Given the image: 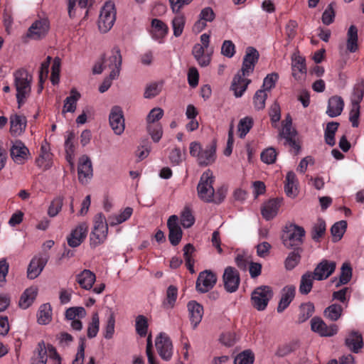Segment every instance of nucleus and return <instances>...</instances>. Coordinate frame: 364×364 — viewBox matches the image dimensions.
I'll return each mask as SVG.
<instances>
[{
	"label": "nucleus",
	"instance_id": "f257e3e1",
	"mask_svg": "<svg viewBox=\"0 0 364 364\" xmlns=\"http://www.w3.org/2000/svg\"><path fill=\"white\" fill-rule=\"evenodd\" d=\"M14 85L16 90V100L18 108L24 103V100L29 95L31 91L32 75H29L24 68L17 70L14 73Z\"/></svg>",
	"mask_w": 364,
	"mask_h": 364
},
{
	"label": "nucleus",
	"instance_id": "f03ea898",
	"mask_svg": "<svg viewBox=\"0 0 364 364\" xmlns=\"http://www.w3.org/2000/svg\"><path fill=\"white\" fill-rule=\"evenodd\" d=\"M305 235L303 227L294 223L287 225L282 235V243L287 249L301 247Z\"/></svg>",
	"mask_w": 364,
	"mask_h": 364
},
{
	"label": "nucleus",
	"instance_id": "7ed1b4c3",
	"mask_svg": "<svg viewBox=\"0 0 364 364\" xmlns=\"http://www.w3.org/2000/svg\"><path fill=\"white\" fill-rule=\"evenodd\" d=\"M213 182L214 177L210 170L204 172L200 176L197 192L199 198L205 203H211L214 200Z\"/></svg>",
	"mask_w": 364,
	"mask_h": 364
},
{
	"label": "nucleus",
	"instance_id": "20e7f679",
	"mask_svg": "<svg viewBox=\"0 0 364 364\" xmlns=\"http://www.w3.org/2000/svg\"><path fill=\"white\" fill-rule=\"evenodd\" d=\"M116 18L114 4L107 2L102 8L98 20V27L101 32L107 33L113 26Z\"/></svg>",
	"mask_w": 364,
	"mask_h": 364
},
{
	"label": "nucleus",
	"instance_id": "39448f33",
	"mask_svg": "<svg viewBox=\"0 0 364 364\" xmlns=\"http://www.w3.org/2000/svg\"><path fill=\"white\" fill-rule=\"evenodd\" d=\"M272 296V290L269 286H261L256 288L251 296L253 307L258 311L264 310Z\"/></svg>",
	"mask_w": 364,
	"mask_h": 364
},
{
	"label": "nucleus",
	"instance_id": "423d86ee",
	"mask_svg": "<svg viewBox=\"0 0 364 364\" xmlns=\"http://www.w3.org/2000/svg\"><path fill=\"white\" fill-rule=\"evenodd\" d=\"M217 279V276L213 271L204 270L199 273L196 283V289L200 293H206L213 288Z\"/></svg>",
	"mask_w": 364,
	"mask_h": 364
},
{
	"label": "nucleus",
	"instance_id": "0eeeda50",
	"mask_svg": "<svg viewBox=\"0 0 364 364\" xmlns=\"http://www.w3.org/2000/svg\"><path fill=\"white\" fill-rule=\"evenodd\" d=\"M223 280L225 289L229 293L235 292L240 283L239 272L232 267H228L225 269Z\"/></svg>",
	"mask_w": 364,
	"mask_h": 364
},
{
	"label": "nucleus",
	"instance_id": "6e6552de",
	"mask_svg": "<svg viewBox=\"0 0 364 364\" xmlns=\"http://www.w3.org/2000/svg\"><path fill=\"white\" fill-rule=\"evenodd\" d=\"M155 346L160 357L164 360H169L172 356L173 344L170 338L164 333H160L156 337Z\"/></svg>",
	"mask_w": 364,
	"mask_h": 364
},
{
	"label": "nucleus",
	"instance_id": "1a4fd4ad",
	"mask_svg": "<svg viewBox=\"0 0 364 364\" xmlns=\"http://www.w3.org/2000/svg\"><path fill=\"white\" fill-rule=\"evenodd\" d=\"M259 58V54L256 48L252 46L247 48L240 70V72L242 73V75H249L250 73L254 71L255 66L258 62Z\"/></svg>",
	"mask_w": 364,
	"mask_h": 364
},
{
	"label": "nucleus",
	"instance_id": "9d476101",
	"mask_svg": "<svg viewBox=\"0 0 364 364\" xmlns=\"http://www.w3.org/2000/svg\"><path fill=\"white\" fill-rule=\"evenodd\" d=\"M311 328L321 336L330 337L336 334L338 327L336 324L328 326L321 318L314 317L311 321Z\"/></svg>",
	"mask_w": 364,
	"mask_h": 364
},
{
	"label": "nucleus",
	"instance_id": "9b49d317",
	"mask_svg": "<svg viewBox=\"0 0 364 364\" xmlns=\"http://www.w3.org/2000/svg\"><path fill=\"white\" fill-rule=\"evenodd\" d=\"M336 267V262L323 259L316 265L312 272L314 277L318 281L325 280L334 272Z\"/></svg>",
	"mask_w": 364,
	"mask_h": 364
},
{
	"label": "nucleus",
	"instance_id": "f8f14e48",
	"mask_svg": "<svg viewBox=\"0 0 364 364\" xmlns=\"http://www.w3.org/2000/svg\"><path fill=\"white\" fill-rule=\"evenodd\" d=\"M167 227L168 229V240L171 244L176 246L179 244L182 239L183 231L178 225V218L176 215L169 217L167 221Z\"/></svg>",
	"mask_w": 364,
	"mask_h": 364
},
{
	"label": "nucleus",
	"instance_id": "ddd939ff",
	"mask_svg": "<svg viewBox=\"0 0 364 364\" xmlns=\"http://www.w3.org/2000/svg\"><path fill=\"white\" fill-rule=\"evenodd\" d=\"M109 124L114 132L120 135L124 130V119L122 108L119 106H114L109 114Z\"/></svg>",
	"mask_w": 364,
	"mask_h": 364
},
{
	"label": "nucleus",
	"instance_id": "4468645a",
	"mask_svg": "<svg viewBox=\"0 0 364 364\" xmlns=\"http://www.w3.org/2000/svg\"><path fill=\"white\" fill-rule=\"evenodd\" d=\"M88 225L86 223L79 224L68 237V244L71 247H76L86 238Z\"/></svg>",
	"mask_w": 364,
	"mask_h": 364
},
{
	"label": "nucleus",
	"instance_id": "2eb2a0df",
	"mask_svg": "<svg viewBox=\"0 0 364 364\" xmlns=\"http://www.w3.org/2000/svg\"><path fill=\"white\" fill-rule=\"evenodd\" d=\"M50 28L49 21L46 18L36 21L29 28L27 36L38 40L47 34Z\"/></svg>",
	"mask_w": 364,
	"mask_h": 364
},
{
	"label": "nucleus",
	"instance_id": "dca6fc26",
	"mask_svg": "<svg viewBox=\"0 0 364 364\" xmlns=\"http://www.w3.org/2000/svg\"><path fill=\"white\" fill-rule=\"evenodd\" d=\"M28 154V149L20 140H16L10 149L11 159L18 164H24Z\"/></svg>",
	"mask_w": 364,
	"mask_h": 364
},
{
	"label": "nucleus",
	"instance_id": "f3484780",
	"mask_svg": "<svg viewBox=\"0 0 364 364\" xmlns=\"http://www.w3.org/2000/svg\"><path fill=\"white\" fill-rule=\"evenodd\" d=\"M216 140L214 139L210 144L208 145L205 149H203L199 156L197 158L199 166H206L215 161L216 158Z\"/></svg>",
	"mask_w": 364,
	"mask_h": 364
},
{
	"label": "nucleus",
	"instance_id": "a211bd4d",
	"mask_svg": "<svg viewBox=\"0 0 364 364\" xmlns=\"http://www.w3.org/2000/svg\"><path fill=\"white\" fill-rule=\"evenodd\" d=\"M48 257H34L28 267L27 277L30 279H36L43 271L47 262Z\"/></svg>",
	"mask_w": 364,
	"mask_h": 364
},
{
	"label": "nucleus",
	"instance_id": "6ab92c4d",
	"mask_svg": "<svg viewBox=\"0 0 364 364\" xmlns=\"http://www.w3.org/2000/svg\"><path fill=\"white\" fill-rule=\"evenodd\" d=\"M245 75H242V73L240 70L233 77L231 90L234 91V95L236 97H241L247 90L248 85L251 82V80L245 78Z\"/></svg>",
	"mask_w": 364,
	"mask_h": 364
},
{
	"label": "nucleus",
	"instance_id": "aec40b11",
	"mask_svg": "<svg viewBox=\"0 0 364 364\" xmlns=\"http://www.w3.org/2000/svg\"><path fill=\"white\" fill-rule=\"evenodd\" d=\"M77 173L78 179L82 183L84 182V179L87 181L92 176V162L87 156L83 155L80 158Z\"/></svg>",
	"mask_w": 364,
	"mask_h": 364
},
{
	"label": "nucleus",
	"instance_id": "412c9836",
	"mask_svg": "<svg viewBox=\"0 0 364 364\" xmlns=\"http://www.w3.org/2000/svg\"><path fill=\"white\" fill-rule=\"evenodd\" d=\"M10 132L12 135L18 136L26 129L27 120L25 116L17 114L10 117Z\"/></svg>",
	"mask_w": 364,
	"mask_h": 364
},
{
	"label": "nucleus",
	"instance_id": "4be33fe9",
	"mask_svg": "<svg viewBox=\"0 0 364 364\" xmlns=\"http://www.w3.org/2000/svg\"><path fill=\"white\" fill-rule=\"evenodd\" d=\"M101 60L102 63H106L105 67H108L114 71H117L119 75L120 68L122 65V55L120 50L118 47H114L112 50V55L107 59H105V55H102Z\"/></svg>",
	"mask_w": 364,
	"mask_h": 364
},
{
	"label": "nucleus",
	"instance_id": "5701e85b",
	"mask_svg": "<svg viewBox=\"0 0 364 364\" xmlns=\"http://www.w3.org/2000/svg\"><path fill=\"white\" fill-rule=\"evenodd\" d=\"M296 288L293 285L286 286L282 289L281 299L277 306V312L281 313L286 309L294 299Z\"/></svg>",
	"mask_w": 364,
	"mask_h": 364
},
{
	"label": "nucleus",
	"instance_id": "b1692460",
	"mask_svg": "<svg viewBox=\"0 0 364 364\" xmlns=\"http://www.w3.org/2000/svg\"><path fill=\"white\" fill-rule=\"evenodd\" d=\"M95 280V274L90 269H84L76 275V282L81 288L86 290H90L92 288Z\"/></svg>",
	"mask_w": 364,
	"mask_h": 364
},
{
	"label": "nucleus",
	"instance_id": "393cba45",
	"mask_svg": "<svg viewBox=\"0 0 364 364\" xmlns=\"http://www.w3.org/2000/svg\"><path fill=\"white\" fill-rule=\"evenodd\" d=\"M188 309L190 313V319L193 328H196L201 321L203 315V307L196 301H189Z\"/></svg>",
	"mask_w": 364,
	"mask_h": 364
},
{
	"label": "nucleus",
	"instance_id": "a878e982",
	"mask_svg": "<svg viewBox=\"0 0 364 364\" xmlns=\"http://www.w3.org/2000/svg\"><path fill=\"white\" fill-rule=\"evenodd\" d=\"M344 102L341 97L333 96L328 100L326 114L331 117L339 116L343 109Z\"/></svg>",
	"mask_w": 364,
	"mask_h": 364
},
{
	"label": "nucleus",
	"instance_id": "bb28decb",
	"mask_svg": "<svg viewBox=\"0 0 364 364\" xmlns=\"http://www.w3.org/2000/svg\"><path fill=\"white\" fill-rule=\"evenodd\" d=\"M346 346L355 353H358L363 347L362 335L356 331H352L345 340Z\"/></svg>",
	"mask_w": 364,
	"mask_h": 364
},
{
	"label": "nucleus",
	"instance_id": "cd10ccee",
	"mask_svg": "<svg viewBox=\"0 0 364 364\" xmlns=\"http://www.w3.org/2000/svg\"><path fill=\"white\" fill-rule=\"evenodd\" d=\"M280 203L281 200L279 198L269 200L262 208V216L267 220H272L277 214Z\"/></svg>",
	"mask_w": 364,
	"mask_h": 364
},
{
	"label": "nucleus",
	"instance_id": "c85d7f7f",
	"mask_svg": "<svg viewBox=\"0 0 364 364\" xmlns=\"http://www.w3.org/2000/svg\"><path fill=\"white\" fill-rule=\"evenodd\" d=\"M38 294V288L31 287L26 289L20 297L18 305L21 309H28L34 301Z\"/></svg>",
	"mask_w": 364,
	"mask_h": 364
},
{
	"label": "nucleus",
	"instance_id": "c756f323",
	"mask_svg": "<svg viewBox=\"0 0 364 364\" xmlns=\"http://www.w3.org/2000/svg\"><path fill=\"white\" fill-rule=\"evenodd\" d=\"M48 346L43 341L39 342L33 352L31 364H46L48 360Z\"/></svg>",
	"mask_w": 364,
	"mask_h": 364
},
{
	"label": "nucleus",
	"instance_id": "7c9ffc66",
	"mask_svg": "<svg viewBox=\"0 0 364 364\" xmlns=\"http://www.w3.org/2000/svg\"><path fill=\"white\" fill-rule=\"evenodd\" d=\"M292 60V75L295 78L299 77L298 73L305 74L306 73V60L299 55V53H293Z\"/></svg>",
	"mask_w": 364,
	"mask_h": 364
},
{
	"label": "nucleus",
	"instance_id": "2f4dec72",
	"mask_svg": "<svg viewBox=\"0 0 364 364\" xmlns=\"http://www.w3.org/2000/svg\"><path fill=\"white\" fill-rule=\"evenodd\" d=\"M292 251L289 253L284 261V266L287 270L293 269L301 260V254L303 252L302 247L291 248Z\"/></svg>",
	"mask_w": 364,
	"mask_h": 364
},
{
	"label": "nucleus",
	"instance_id": "473e14b6",
	"mask_svg": "<svg viewBox=\"0 0 364 364\" xmlns=\"http://www.w3.org/2000/svg\"><path fill=\"white\" fill-rule=\"evenodd\" d=\"M346 48L350 53H355L358 49V28L355 26L351 25L347 33Z\"/></svg>",
	"mask_w": 364,
	"mask_h": 364
},
{
	"label": "nucleus",
	"instance_id": "72a5a7b5",
	"mask_svg": "<svg viewBox=\"0 0 364 364\" xmlns=\"http://www.w3.org/2000/svg\"><path fill=\"white\" fill-rule=\"evenodd\" d=\"M314 279H315L314 274L310 271L306 272L301 276L299 288L301 294L306 295L311 291Z\"/></svg>",
	"mask_w": 364,
	"mask_h": 364
},
{
	"label": "nucleus",
	"instance_id": "f704fd0d",
	"mask_svg": "<svg viewBox=\"0 0 364 364\" xmlns=\"http://www.w3.org/2000/svg\"><path fill=\"white\" fill-rule=\"evenodd\" d=\"M80 98V94L75 90L72 89L70 96L67 97L63 109V114L66 112H74L76 109L77 102Z\"/></svg>",
	"mask_w": 364,
	"mask_h": 364
},
{
	"label": "nucleus",
	"instance_id": "c9c22d12",
	"mask_svg": "<svg viewBox=\"0 0 364 364\" xmlns=\"http://www.w3.org/2000/svg\"><path fill=\"white\" fill-rule=\"evenodd\" d=\"M353 276V269L348 262H344L341 268V274L339 279L336 284V287H339L342 285L348 284Z\"/></svg>",
	"mask_w": 364,
	"mask_h": 364
},
{
	"label": "nucleus",
	"instance_id": "e433bc0d",
	"mask_svg": "<svg viewBox=\"0 0 364 364\" xmlns=\"http://www.w3.org/2000/svg\"><path fill=\"white\" fill-rule=\"evenodd\" d=\"M315 311L314 305L312 302L302 303L299 306V313L298 315V323H301L307 321Z\"/></svg>",
	"mask_w": 364,
	"mask_h": 364
},
{
	"label": "nucleus",
	"instance_id": "4c0bfd02",
	"mask_svg": "<svg viewBox=\"0 0 364 364\" xmlns=\"http://www.w3.org/2000/svg\"><path fill=\"white\" fill-rule=\"evenodd\" d=\"M326 230V225L325 221L321 218H318L311 228V235L312 240L315 242H319L321 238L325 235Z\"/></svg>",
	"mask_w": 364,
	"mask_h": 364
},
{
	"label": "nucleus",
	"instance_id": "58836bf2",
	"mask_svg": "<svg viewBox=\"0 0 364 364\" xmlns=\"http://www.w3.org/2000/svg\"><path fill=\"white\" fill-rule=\"evenodd\" d=\"M38 323L41 325L49 323L52 320V309L50 304H43L40 306L38 313Z\"/></svg>",
	"mask_w": 364,
	"mask_h": 364
},
{
	"label": "nucleus",
	"instance_id": "ea45409f",
	"mask_svg": "<svg viewBox=\"0 0 364 364\" xmlns=\"http://www.w3.org/2000/svg\"><path fill=\"white\" fill-rule=\"evenodd\" d=\"M338 127L339 123L336 122H331L326 124L324 134L325 142L331 146H333L336 144L335 134Z\"/></svg>",
	"mask_w": 364,
	"mask_h": 364
},
{
	"label": "nucleus",
	"instance_id": "a19ab883",
	"mask_svg": "<svg viewBox=\"0 0 364 364\" xmlns=\"http://www.w3.org/2000/svg\"><path fill=\"white\" fill-rule=\"evenodd\" d=\"M300 347V341L298 339L292 340L290 342L283 345L282 346H280L277 353L276 355L279 357H284L287 355V354L296 350Z\"/></svg>",
	"mask_w": 364,
	"mask_h": 364
},
{
	"label": "nucleus",
	"instance_id": "79ce46f5",
	"mask_svg": "<svg viewBox=\"0 0 364 364\" xmlns=\"http://www.w3.org/2000/svg\"><path fill=\"white\" fill-rule=\"evenodd\" d=\"M347 228V223L345 220H341L340 222H337L333 225L331 228V233L333 236V241L334 242L339 241Z\"/></svg>",
	"mask_w": 364,
	"mask_h": 364
},
{
	"label": "nucleus",
	"instance_id": "37998d69",
	"mask_svg": "<svg viewBox=\"0 0 364 364\" xmlns=\"http://www.w3.org/2000/svg\"><path fill=\"white\" fill-rule=\"evenodd\" d=\"M178 289L175 286L171 285L166 290V298L163 302L164 309H172L177 299Z\"/></svg>",
	"mask_w": 364,
	"mask_h": 364
},
{
	"label": "nucleus",
	"instance_id": "c03bdc74",
	"mask_svg": "<svg viewBox=\"0 0 364 364\" xmlns=\"http://www.w3.org/2000/svg\"><path fill=\"white\" fill-rule=\"evenodd\" d=\"M343 307L337 304H333L328 306L324 310V315L332 321H337L341 316Z\"/></svg>",
	"mask_w": 364,
	"mask_h": 364
},
{
	"label": "nucleus",
	"instance_id": "a18cd8bd",
	"mask_svg": "<svg viewBox=\"0 0 364 364\" xmlns=\"http://www.w3.org/2000/svg\"><path fill=\"white\" fill-rule=\"evenodd\" d=\"M146 129L154 142L160 141L163 135V129L160 123L147 124Z\"/></svg>",
	"mask_w": 364,
	"mask_h": 364
},
{
	"label": "nucleus",
	"instance_id": "49530a36",
	"mask_svg": "<svg viewBox=\"0 0 364 364\" xmlns=\"http://www.w3.org/2000/svg\"><path fill=\"white\" fill-rule=\"evenodd\" d=\"M185 23L186 18L183 14H179L173 18L172 26L173 30V35L176 37H179L182 34Z\"/></svg>",
	"mask_w": 364,
	"mask_h": 364
},
{
	"label": "nucleus",
	"instance_id": "de8ad7c7",
	"mask_svg": "<svg viewBox=\"0 0 364 364\" xmlns=\"http://www.w3.org/2000/svg\"><path fill=\"white\" fill-rule=\"evenodd\" d=\"M254 353L251 350H245L239 353L235 358L234 364H253Z\"/></svg>",
	"mask_w": 364,
	"mask_h": 364
},
{
	"label": "nucleus",
	"instance_id": "09e8293b",
	"mask_svg": "<svg viewBox=\"0 0 364 364\" xmlns=\"http://www.w3.org/2000/svg\"><path fill=\"white\" fill-rule=\"evenodd\" d=\"M107 232L104 231H96L95 230H92L90 236V246L92 247H96L97 246L102 244L107 236Z\"/></svg>",
	"mask_w": 364,
	"mask_h": 364
},
{
	"label": "nucleus",
	"instance_id": "8fccbe9b",
	"mask_svg": "<svg viewBox=\"0 0 364 364\" xmlns=\"http://www.w3.org/2000/svg\"><path fill=\"white\" fill-rule=\"evenodd\" d=\"M253 125L252 117H246L240 120L238 124V132L240 138H243L249 132Z\"/></svg>",
	"mask_w": 364,
	"mask_h": 364
},
{
	"label": "nucleus",
	"instance_id": "3c124183",
	"mask_svg": "<svg viewBox=\"0 0 364 364\" xmlns=\"http://www.w3.org/2000/svg\"><path fill=\"white\" fill-rule=\"evenodd\" d=\"M364 95V82L362 80L355 84L353 88L352 105H360Z\"/></svg>",
	"mask_w": 364,
	"mask_h": 364
},
{
	"label": "nucleus",
	"instance_id": "603ef678",
	"mask_svg": "<svg viewBox=\"0 0 364 364\" xmlns=\"http://www.w3.org/2000/svg\"><path fill=\"white\" fill-rule=\"evenodd\" d=\"M194 222L195 218L191 209L188 207H185L181 215V225L185 228H189L194 224Z\"/></svg>",
	"mask_w": 364,
	"mask_h": 364
},
{
	"label": "nucleus",
	"instance_id": "864d4df0",
	"mask_svg": "<svg viewBox=\"0 0 364 364\" xmlns=\"http://www.w3.org/2000/svg\"><path fill=\"white\" fill-rule=\"evenodd\" d=\"M100 328V319L97 312L93 314L92 316V321L88 326L87 328V337L89 338H95Z\"/></svg>",
	"mask_w": 364,
	"mask_h": 364
},
{
	"label": "nucleus",
	"instance_id": "5fc2aeb1",
	"mask_svg": "<svg viewBox=\"0 0 364 364\" xmlns=\"http://www.w3.org/2000/svg\"><path fill=\"white\" fill-rule=\"evenodd\" d=\"M148 330L147 318L143 315H139L136 318V331L141 336H146Z\"/></svg>",
	"mask_w": 364,
	"mask_h": 364
},
{
	"label": "nucleus",
	"instance_id": "6e6d98bb",
	"mask_svg": "<svg viewBox=\"0 0 364 364\" xmlns=\"http://www.w3.org/2000/svg\"><path fill=\"white\" fill-rule=\"evenodd\" d=\"M151 26L154 28L157 38H164L168 32V26L162 21L154 18L151 21Z\"/></svg>",
	"mask_w": 364,
	"mask_h": 364
},
{
	"label": "nucleus",
	"instance_id": "4d7b16f0",
	"mask_svg": "<svg viewBox=\"0 0 364 364\" xmlns=\"http://www.w3.org/2000/svg\"><path fill=\"white\" fill-rule=\"evenodd\" d=\"M267 98V95L263 90H257L253 97L254 105L256 109L260 110L263 109L265 107V101Z\"/></svg>",
	"mask_w": 364,
	"mask_h": 364
},
{
	"label": "nucleus",
	"instance_id": "13d9d810",
	"mask_svg": "<svg viewBox=\"0 0 364 364\" xmlns=\"http://www.w3.org/2000/svg\"><path fill=\"white\" fill-rule=\"evenodd\" d=\"M60 59L56 57L53 60V63L51 68V76L50 81L53 85H57L60 80Z\"/></svg>",
	"mask_w": 364,
	"mask_h": 364
},
{
	"label": "nucleus",
	"instance_id": "bf43d9fd",
	"mask_svg": "<svg viewBox=\"0 0 364 364\" xmlns=\"http://www.w3.org/2000/svg\"><path fill=\"white\" fill-rule=\"evenodd\" d=\"M277 153L276 150L272 148L269 147L264 150L261 153V160L267 164H272L275 162L276 158H277Z\"/></svg>",
	"mask_w": 364,
	"mask_h": 364
},
{
	"label": "nucleus",
	"instance_id": "052dcab7",
	"mask_svg": "<svg viewBox=\"0 0 364 364\" xmlns=\"http://www.w3.org/2000/svg\"><path fill=\"white\" fill-rule=\"evenodd\" d=\"M93 230L96 231L100 230L108 232V224L106 221L105 217L102 213H98L95 218V223Z\"/></svg>",
	"mask_w": 364,
	"mask_h": 364
},
{
	"label": "nucleus",
	"instance_id": "680f3d73",
	"mask_svg": "<svg viewBox=\"0 0 364 364\" xmlns=\"http://www.w3.org/2000/svg\"><path fill=\"white\" fill-rule=\"evenodd\" d=\"M162 83L153 82L146 86L144 97L145 98H152L158 95L161 90Z\"/></svg>",
	"mask_w": 364,
	"mask_h": 364
},
{
	"label": "nucleus",
	"instance_id": "e2e57ef3",
	"mask_svg": "<svg viewBox=\"0 0 364 364\" xmlns=\"http://www.w3.org/2000/svg\"><path fill=\"white\" fill-rule=\"evenodd\" d=\"M86 315V311L83 307L77 306V307H70L68 309L65 311V318L68 320H75L76 316L79 317H85Z\"/></svg>",
	"mask_w": 364,
	"mask_h": 364
},
{
	"label": "nucleus",
	"instance_id": "0e129e2a",
	"mask_svg": "<svg viewBox=\"0 0 364 364\" xmlns=\"http://www.w3.org/2000/svg\"><path fill=\"white\" fill-rule=\"evenodd\" d=\"M151 149V143L148 139L141 141L140 146L138 148L136 156L142 160L147 157Z\"/></svg>",
	"mask_w": 364,
	"mask_h": 364
},
{
	"label": "nucleus",
	"instance_id": "69168bd1",
	"mask_svg": "<svg viewBox=\"0 0 364 364\" xmlns=\"http://www.w3.org/2000/svg\"><path fill=\"white\" fill-rule=\"evenodd\" d=\"M164 111L161 108L155 107L152 109L146 117L147 124H156L163 117Z\"/></svg>",
	"mask_w": 364,
	"mask_h": 364
},
{
	"label": "nucleus",
	"instance_id": "338daca9",
	"mask_svg": "<svg viewBox=\"0 0 364 364\" xmlns=\"http://www.w3.org/2000/svg\"><path fill=\"white\" fill-rule=\"evenodd\" d=\"M63 198L61 197H58L55 198L50 203L48 214L50 217H54L58 215V213L60 211L63 206Z\"/></svg>",
	"mask_w": 364,
	"mask_h": 364
},
{
	"label": "nucleus",
	"instance_id": "774afa93",
	"mask_svg": "<svg viewBox=\"0 0 364 364\" xmlns=\"http://www.w3.org/2000/svg\"><path fill=\"white\" fill-rule=\"evenodd\" d=\"M219 340L224 346L231 347L236 341L235 333L231 332L223 333Z\"/></svg>",
	"mask_w": 364,
	"mask_h": 364
}]
</instances>
